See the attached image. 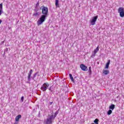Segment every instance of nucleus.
I'll use <instances>...</instances> for the list:
<instances>
[{
	"mask_svg": "<svg viewBox=\"0 0 124 124\" xmlns=\"http://www.w3.org/2000/svg\"><path fill=\"white\" fill-rule=\"evenodd\" d=\"M59 114V111H57L55 112L54 115L49 116L46 121V124H52L53 123V121L55 120V118L57 117V115Z\"/></svg>",
	"mask_w": 124,
	"mask_h": 124,
	"instance_id": "obj_1",
	"label": "nucleus"
},
{
	"mask_svg": "<svg viewBox=\"0 0 124 124\" xmlns=\"http://www.w3.org/2000/svg\"><path fill=\"white\" fill-rule=\"evenodd\" d=\"M47 16L42 15L37 21L38 26H40V25H42L43 22H45V20H46V18H47Z\"/></svg>",
	"mask_w": 124,
	"mask_h": 124,
	"instance_id": "obj_2",
	"label": "nucleus"
},
{
	"mask_svg": "<svg viewBox=\"0 0 124 124\" xmlns=\"http://www.w3.org/2000/svg\"><path fill=\"white\" fill-rule=\"evenodd\" d=\"M40 9H42V14L43 15L48 16V7L42 6L41 7Z\"/></svg>",
	"mask_w": 124,
	"mask_h": 124,
	"instance_id": "obj_3",
	"label": "nucleus"
},
{
	"mask_svg": "<svg viewBox=\"0 0 124 124\" xmlns=\"http://www.w3.org/2000/svg\"><path fill=\"white\" fill-rule=\"evenodd\" d=\"M48 88H49V83L46 82L42 85L41 90L42 91V92H46V91H47L48 89Z\"/></svg>",
	"mask_w": 124,
	"mask_h": 124,
	"instance_id": "obj_4",
	"label": "nucleus"
},
{
	"mask_svg": "<svg viewBox=\"0 0 124 124\" xmlns=\"http://www.w3.org/2000/svg\"><path fill=\"white\" fill-rule=\"evenodd\" d=\"M118 13L120 14V17L124 18V8L123 7H120L118 10Z\"/></svg>",
	"mask_w": 124,
	"mask_h": 124,
	"instance_id": "obj_5",
	"label": "nucleus"
},
{
	"mask_svg": "<svg viewBox=\"0 0 124 124\" xmlns=\"http://www.w3.org/2000/svg\"><path fill=\"white\" fill-rule=\"evenodd\" d=\"M98 18V16H96L92 18V20L91 21V24L92 26L95 25V22H96V20H97Z\"/></svg>",
	"mask_w": 124,
	"mask_h": 124,
	"instance_id": "obj_6",
	"label": "nucleus"
},
{
	"mask_svg": "<svg viewBox=\"0 0 124 124\" xmlns=\"http://www.w3.org/2000/svg\"><path fill=\"white\" fill-rule=\"evenodd\" d=\"M80 68H81L82 70H83V71H87L88 70V67L86 66V65L81 64L80 65Z\"/></svg>",
	"mask_w": 124,
	"mask_h": 124,
	"instance_id": "obj_7",
	"label": "nucleus"
},
{
	"mask_svg": "<svg viewBox=\"0 0 124 124\" xmlns=\"http://www.w3.org/2000/svg\"><path fill=\"white\" fill-rule=\"evenodd\" d=\"M32 69H31L29 73H28V82H31V75L32 74Z\"/></svg>",
	"mask_w": 124,
	"mask_h": 124,
	"instance_id": "obj_8",
	"label": "nucleus"
},
{
	"mask_svg": "<svg viewBox=\"0 0 124 124\" xmlns=\"http://www.w3.org/2000/svg\"><path fill=\"white\" fill-rule=\"evenodd\" d=\"M22 118V115H17L16 117V118H15V121H16V122H19V119H21Z\"/></svg>",
	"mask_w": 124,
	"mask_h": 124,
	"instance_id": "obj_9",
	"label": "nucleus"
},
{
	"mask_svg": "<svg viewBox=\"0 0 124 124\" xmlns=\"http://www.w3.org/2000/svg\"><path fill=\"white\" fill-rule=\"evenodd\" d=\"M103 73L105 75H108V74H109V70H103Z\"/></svg>",
	"mask_w": 124,
	"mask_h": 124,
	"instance_id": "obj_10",
	"label": "nucleus"
},
{
	"mask_svg": "<svg viewBox=\"0 0 124 124\" xmlns=\"http://www.w3.org/2000/svg\"><path fill=\"white\" fill-rule=\"evenodd\" d=\"M110 61L108 60L107 62V63L106 64L105 68L108 69L109 68V65L110 64Z\"/></svg>",
	"mask_w": 124,
	"mask_h": 124,
	"instance_id": "obj_11",
	"label": "nucleus"
},
{
	"mask_svg": "<svg viewBox=\"0 0 124 124\" xmlns=\"http://www.w3.org/2000/svg\"><path fill=\"white\" fill-rule=\"evenodd\" d=\"M2 14V3L0 4V16Z\"/></svg>",
	"mask_w": 124,
	"mask_h": 124,
	"instance_id": "obj_12",
	"label": "nucleus"
},
{
	"mask_svg": "<svg viewBox=\"0 0 124 124\" xmlns=\"http://www.w3.org/2000/svg\"><path fill=\"white\" fill-rule=\"evenodd\" d=\"M56 7H60V4H59V0H55Z\"/></svg>",
	"mask_w": 124,
	"mask_h": 124,
	"instance_id": "obj_13",
	"label": "nucleus"
},
{
	"mask_svg": "<svg viewBox=\"0 0 124 124\" xmlns=\"http://www.w3.org/2000/svg\"><path fill=\"white\" fill-rule=\"evenodd\" d=\"M109 109H110V110H113L114 109H115V105H114V104H111V105L109 106Z\"/></svg>",
	"mask_w": 124,
	"mask_h": 124,
	"instance_id": "obj_14",
	"label": "nucleus"
},
{
	"mask_svg": "<svg viewBox=\"0 0 124 124\" xmlns=\"http://www.w3.org/2000/svg\"><path fill=\"white\" fill-rule=\"evenodd\" d=\"M69 77L72 82H73L74 83V78H73V77H72V74H69Z\"/></svg>",
	"mask_w": 124,
	"mask_h": 124,
	"instance_id": "obj_15",
	"label": "nucleus"
},
{
	"mask_svg": "<svg viewBox=\"0 0 124 124\" xmlns=\"http://www.w3.org/2000/svg\"><path fill=\"white\" fill-rule=\"evenodd\" d=\"M99 50V47L98 46L94 50V54H96L97 52Z\"/></svg>",
	"mask_w": 124,
	"mask_h": 124,
	"instance_id": "obj_16",
	"label": "nucleus"
},
{
	"mask_svg": "<svg viewBox=\"0 0 124 124\" xmlns=\"http://www.w3.org/2000/svg\"><path fill=\"white\" fill-rule=\"evenodd\" d=\"M98 122H99V120L96 118L94 120L93 123L94 124H98Z\"/></svg>",
	"mask_w": 124,
	"mask_h": 124,
	"instance_id": "obj_17",
	"label": "nucleus"
},
{
	"mask_svg": "<svg viewBox=\"0 0 124 124\" xmlns=\"http://www.w3.org/2000/svg\"><path fill=\"white\" fill-rule=\"evenodd\" d=\"M88 72L89 73V75H92V67L90 66L89 67Z\"/></svg>",
	"mask_w": 124,
	"mask_h": 124,
	"instance_id": "obj_18",
	"label": "nucleus"
},
{
	"mask_svg": "<svg viewBox=\"0 0 124 124\" xmlns=\"http://www.w3.org/2000/svg\"><path fill=\"white\" fill-rule=\"evenodd\" d=\"M107 114L108 115H111L112 114V110L109 109L107 112Z\"/></svg>",
	"mask_w": 124,
	"mask_h": 124,
	"instance_id": "obj_19",
	"label": "nucleus"
},
{
	"mask_svg": "<svg viewBox=\"0 0 124 124\" xmlns=\"http://www.w3.org/2000/svg\"><path fill=\"white\" fill-rule=\"evenodd\" d=\"M37 74H38V73L37 72L34 74L33 77L32 78V80H34V78H35L36 77V75H37Z\"/></svg>",
	"mask_w": 124,
	"mask_h": 124,
	"instance_id": "obj_20",
	"label": "nucleus"
},
{
	"mask_svg": "<svg viewBox=\"0 0 124 124\" xmlns=\"http://www.w3.org/2000/svg\"><path fill=\"white\" fill-rule=\"evenodd\" d=\"M38 15H39L38 14V13H37V12L34 13L33 14V16H38Z\"/></svg>",
	"mask_w": 124,
	"mask_h": 124,
	"instance_id": "obj_21",
	"label": "nucleus"
},
{
	"mask_svg": "<svg viewBox=\"0 0 124 124\" xmlns=\"http://www.w3.org/2000/svg\"><path fill=\"white\" fill-rule=\"evenodd\" d=\"M95 54H94V53L92 54V55H91V58H94V57H95Z\"/></svg>",
	"mask_w": 124,
	"mask_h": 124,
	"instance_id": "obj_22",
	"label": "nucleus"
},
{
	"mask_svg": "<svg viewBox=\"0 0 124 124\" xmlns=\"http://www.w3.org/2000/svg\"><path fill=\"white\" fill-rule=\"evenodd\" d=\"M38 6H39V2H37V3L36 4L35 8H37V7H38Z\"/></svg>",
	"mask_w": 124,
	"mask_h": 124,
	"instance_id": "obj_23",
	"label": "nucleus"
},
{
	"mask_svg": "<svg viewBox=\"0 0 124 124\" xmlns=\"http://www.w3.org/2000/svg\"><path fill=\"white\" fill-rule=\"evenodd\" d=\"M49 90L50 92H51V93H53V90H52V86H51V87L49 88Z\"/></svg>",
	"mask_w": 124,
	"mask_h": 124,
	"instance_id": "obj_24",
	"label": "nucleus"
},
{
	"mask_svg": "<svg viewBox=\"0 0 124 124\" xmlns=\"http://www.w3.org/2000/svg\"><path fill=\"white\" fill-rule=\"evenodd\" d=\"M21 102H24V96H22L21 98Z\"/></svg>",
	"mask_w": 124,
	"mask_h": 124,
	"instance_id": "obj_25",
	"label": "nucleus"
},
{
	"mask_svg": "<svg viewBox=\"0 0 124 124\" xmlns=\"http://www.w3.org/2000/svg\"><path fill=\"white\" fill-rule=\"evenodd\" d=\"M8 48H6L5 50H4V54H5V52H8Z\"/></svg>",
	"mask_w": 124,
	"mask_h": 124,
	"instance_id": "obj_26",
	"label": "nucleus"
},
{
	"mask_svg": "<svg viewBox=\"0 0 124 124\" xmlns=\"http://www.w3.org/2000/svg\"><path fill=\"white\" fill-rule=\"evenodd\" d=\"M54 102H49V105H52V104H53Z\"/></svg>",
	"mask_w": 124,
	"mask_h": 124,
	"instance_id": "obj_27",
	"label": "nucleus"
},
{
	"mask_svg": "<svg viewBox=\"0 0 124 124\" xmlns=\"http://www.w3.org/2000/svg\"><path fill=\"white\" fill-rule=\"evenodd\" d=\"M18 123H19V122L16 121V122L14 123V124H18Z\"/></svg>",
	"mask_w": 124,
	"mask_h": 124,
	"instance_id": "obj_28",
	"label": "nucleus"
},
{
	"mask_svg": "<svg viewBox=\"0 0 124 124\" xmlns=\"http://www.w3.org/2000/svg\"><path fill=\"white\" fill-rule=\"evenodd\" d=\"M2 22V20H1V19H0V24H1Z\"/></svg>",
	"mask_w": 124,
	"mask_h": 124,
	"instance_id": "obj_29",
	"label": "nucleus"
},
{
	"mask_svg": "<svg viewBox=\"0 0 124 124\" xmlns=\"http://www.w3.org/2000/svg\"><path fill=\"white\" fill-rule=\"evenodd\" d=\"M34 11H35V12H37L38 10L37 9H35Z\"/></svg>",
	"mask_w": 124,
	"mask_h": 124,
	"instance_id": "obj_30",
	"label": "nucleus"
},
{
	"mask_svg": "<svg viewBox=\"0 0 124 124\" xmlns=\"http://www.w3.org/2000/svg\"><path fill=\"white\" fill-rule=\"evenodd\" d=\"M4 43V41L1 42V44H3Z\"/></svg>",
	"mask_w": 124,
	"mask_h": 124,
	"instance_id": "obj_31",
	"label": "nucleus"
},
{
	"mask_svg": "<svg viewBox=\"0 0 124 124\" xmlns=\"http://www.w3.org/2000/svg\"><path fill=\"white\" fill-rule=\"evenodd\" d=\"M40 114V112H39V115Z\"/></svg>",
	"mask_w": 124,
	"mask_h": 124,
	"instance_id": "obj_32",
	"label": "nucleus"
}]
</instances>
